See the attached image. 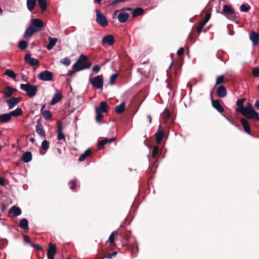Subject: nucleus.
I'll return each mask as SVG.
<instances>
[{
	"mask_svg": "<svg viewBox=\"0 0 259 259\" xmlns=\"http://www.w3.org/2000/svg\"><path fill=\"white\" fill-rule=\"evenodd\" d=\"M158 152V147L157 146H154L152 151V156L155 157Z\"/></svg>",
	"mask_w": 259,
	"mask_h": 259,
	"instance_id": "obj_47",
	"label": "nucleus"
},
{
	"mask_svg": "<svg viewBox=\"0 0 259 259\" xmlns=\"http://www.w3.org/2000/svg\"><path fill=\"white\" fill-rule=\"evenodd\" d=\"M223 12L225 15H232L234 14L233 9L227 5L223 6Z\"/></svg>",
	"mask_w": 259,
	"mask_h": 259,
	"instance_id": "obj_28",
	"label": "nucleus"
},
{
	"mask_svg": "<svg viewBox=\"0 0 259 259\" xmlns=\"http://www.w3.org/2000/svg\"><path fill=\"white\" fill-rule=\"evenodd\" d=\"M116 254V252H113L112 253H110L108 255V258H110V259H111L112 258L113 256H115Z\"/></svg>",
	"mask_w": 259,
	"mask_h": 259,
	"instance_id": "obj_61",
	"label": "nucleus"
},
{
	"mask_svg": "<svg viewBox=\"0 0 259 259\" xmlns=\"http://www.w3.org/2000/svg\"><path fill=\"white\" fill-rule=\"evenodd\" d=\"M95 110L97 113V116L96 118V121L97 122H100L102 118H103V115L102 114L101 112L98 111V109H95Z\"/></svg>",
	"mask_w": 259,
	"mask_h": 259,
	"instance_id": "obj_43",
	"label": "nucleus"
},
{
	"mask_svg": "<svg viewBox=\"0 0 259 259\" xmlns=\"http://www.w3.org/2000/svg\"><path fill=\"white\" fill-rule=\"evenodd\" d=\"M36 132L41 137L45 138L46 136V132L42 128V125L39 120L37 121L36 125Z\"/></svg>",
	"mask_w": 259,
	"mask_h": 259,
	"instance_id": "obj_12",
	"label": "nucleus"
},
{
	"mask_svg": "<svg viewBox=\"0 0 259 259\" xmlns=\"http://www.w3.org/2000/svg\"><path fill=\"white\" fill-rule=\"evenodd\" d=\"M96 21L101 26L105 27L108 25V22L106 17L104 16L99 10H96Z\"/></svg>",
	"mask_w": 259,
	"mask_h": 259,
	"instance_id": "obj_5",
	"label": "nucleus"
},
{
	"mask_svg": "<svg viewBox=\"0 0 259 259\" xmlns=\"http://www.w3.org/2000/svg\"><path fill=\"white\" fill-rule=\"evenodd\" d=\"M109 241L111 243L114 242V233H112L109 238Z\"/></svg>",
	"mask_w": 259,
	"mask_h": 259,
	"instance_id": "obj_55",
	"label": "nucleus"
},
{
	"mask_svg": "<svg viewBox=\"0 0 259 259\" xmlns=\"http://www.w3.org/2000/svg\"><path fill=\"white\" fill-rule=\"evenodd\" d=\"M23 111L20 108H17L15 110L9 112L11 117L12 116L17 117L22 114Z\"/></svg>",
	"mask_w": 259,
	"mask_h": 259,
	"instance_id": "obj_30",
	"label": "nucleus"
},
{
	"mask_svg": "<svg viewBox=\"0 0 259 259\" xmlns=\"http://www.w3.org/2000/svg\"><path fill=\"white\" fill-rule=\"evenodd\" d=\"M250 7L249 5H242L240 6V10L243 12H246L249 10Z\"/></svg>",
	"mask_w": 259,
	"mask_h": 259,
	"instance_id": "obj_44",
	"label": "nucleus"
},
{
	"mask_svg": "<svg viewBox=\"0 0 259 259\" xmlns=\"http://www.w3.org/2000/svg\"><path fill=\"white\" fill-rule=\"evenodd\" d=\"M62 99V95L60 93H58V92L55 93L53 99L51 101L50 104L51 105H54L57 103L59 102Z\"/></svg>",
	"mask_w": 259,
	"mask_h": 259,
	"instance_id": "obj_22",
	"label": "nucleus"
},
{
	"mask_svg": "<svg viewBox=\"0 0 259 259\" xmlns=\"http://www.w3.org/2000/svg\"><path fill=\"white\" fill-rule=\"evenodd\" d=\"M212 105L218 112L222 113L224 111L223 108L221 106L219 101L217 100L211 101Z\"/></svg>",
	"mask_w": 259,
	"mask_h": 259,
	"instance_id": "obj_18",
	"label": "nucleus"
},
{
	"mask_svg": "<svg viewBox=\"0 0 259 259\" xmlns=\"http://www.w3.org/2000/svg\"><path fill=\"white\" fill-rule=\"evenodd\" d=\"M18 46L21 50H24L27 46V43L26 41L22 40L19 42Z\"/></svg>",
	"mask_w": 259,
	"mask_h": 259,
	"instance_id": "obj_40",
	"label": "nucleus"
},
{
	"mask_svg": "<svg viewBox=\"0 0 259 259\" xmlns=\"http://www.w3.org/2000/svg\"><path fill=\"white\" fill-rule=\"evenodd\" d=\"M107 104L106 102H101L100 104L99 107H96V109H98V111L100 112H106L107 111Z\"/></svg>",
	"mask_w": 259,
	"mask_h": 259,
	"instance_id": "obj_27",
	"label": "nucleus"
},
{
	"mask_svg": "<svg viewBox=\"0 0 259 259\" xmlns=\"http://www.w3.org/2000/svg\"><path fill=\"white\" fill-rule=\"evenodd\" d=\"M106 140H107V143H111L115 140L116 138L115 137H113L110 139L105 138Z\"/></svg>",
	"mask_w": 259,
	"mask_h": 259,
	"instance_id": "obj_60",
	"label": "nucleus"
},
{
	"mask_svg": "<svg viewBox=\"0 0 259 259\" xmlns=\"http://www.w3.org/2000/svg\"><path fill=\"white\" fill-rule=\"evenodd\" d=\"M114 36L112 35L108 34L102 39V42L103 44H107L109 46H112L114 42Z\"/></svg>",
	"mask_w": 259,
	"mask_h": 259,
	"instance_id": "obj_14",
	"label": "nucleus"
},
{
	"mask_svg": "<svg viewBox=\"0 0 259 259\" xmlns=\"http://www.w3.org/2000/svg\"><path fill=\"white\" fill-rule=\"evenodd\" d=\"M92 153V151L90 149H88L83 154H82L79 158L78 160L80 162L84 161L87 156L90 155Z\"/></svg>",
	"mask_w": 259,
	"mask_h": 259,
	"instance_id": "obj_31",
	"label": "nucleus"
},
{
	"mask_svg": "<svg viewBox=\"0 0 259 259\" xmlns=\"http://www.w3.org/2000/svg\"><path fill=\"white\" fill-rule=\"evenodd\" d=\"M49 44L47 46V49L48 50H51L56 44L57 42V38H53L50 36L48 37Z\"/></svg>",
	"mask_w": 259,
	"mask_h": 259,
	"instance_id": "obj_19",
	"label": "nucleus"
},
{
	"mask_svg": "<svg viewBox=\"0 0 259 259\" xmlns=\"http://www.w3.org/2000/svg\"><path fill=\"white\" fill-rule=\"evenodd\" d=\"M31 246L33 247V248H35L38 250L39 249H41V247L38 245V244H31Z\"/></svg>",
	"mask_w": 259,
	"mask_h": 259,
	"instance_id": "obj_58",
	"label": "nucleus"
},
{
	"mask_svg": "<svg viewBox=\"0 0 259 259\" xmlns=\"http://www.w3.org/2000/svg\"><path fill=\"white\" fill-rule=\"evenodd\" d=\"M20 89L22 90L25 91L29 97H32L36 95L37 91V86L32 85L30 83L21 84Z\"/></svg>",
	"mask_w": 259,
	"mask_h": 259,
	"instance_id": "obj_3",
	"label": "nucleus"
},
{
	"mask_svg": "<svg viewBox=\"0 0 259 259\" xmlns=\"http://www.w3.org/2000/svg\"><path fill=\"white\" fill-rule=\"evenodd\" d=\"M38 78L44 81H50L53 79V73L48 70H45L37 75Z\"/></svg>",
	"mask_w": 259,
	"mask_h": 259,
	"instance_id": "obj_6",
	"label": "nucleus"
},
{
	"mask_svg": "<svg viewBox=\"0 0 259 259\" xmlns=\"http://www.w3.org/2000/svg\"><path fill=\"white\" fill-rule=\"evenodd\" d=\"M103 75H100L90 78L89 81L94 88L97 89H102L103 87Z\"/></svg>",
	"mask_w": 259,
	"mask_h": 259,
	"instance_id": "obj_4",
	"label": "nucleus"
},
{
	"mask_svg": "<svg viewBox=\"0 0 259 259\" xmlns=\"http://www.w3.org/2000/svg\"><path fill=\"white\" fill-rule=\"evenodd\" d=\"M249 38L254 46L257 45L259 44V33L254 31H251Z\"/></svg>",
	"mask_w": 259,
	"mask_h": 259,
	"instance_id": "obj_13",
	"label": "nucleus"
},
{
	"mask_svg": "<svg viewBox=\"0 0 259 259\" xmlns=\"http://www.w3.org/2000/svg\"><path fill=\"white\" fill-rule=\"evenodd\" d=\"M217 95L221 98L226 97L227 95L226 88L223 85H220L217 89Z\"/></svg>",
	"mask_w": 259,
	"mask_h": 259,
	"instance_id": "obj_16",
	"label": "nucleus"
},
{
	"mask_svg": "<svg viewBox=\"0 0 259 259\" xmlns=\"http://www.w3.org/2000/svg\"><path fill=\"white\" fill-rule=\"evenodd\" d=\"M254 106L256 109H259V100L255 101Z\"/></svg>",
	"mask_w": 259,
	"mask_h": 259,
	"instance_id": "obj_63",
	"label": "nucleus"
},
{
	"mask_svg": "<svg viewBox=\"0 0 259 259\" xmlns=\"http://www.w3.org/2000/svg\"><path fill=\"white\" fill-rule=\"evenodd\" d=\"M16 91V90L14 88L11 87L10 86H7L5 90L2 92L3 94V97L5 98H7L10 97Z\"/></svg>",
	"mask_w": 259,
	"mask_h": 259,
	"instance_id": "obj_11",
	"label": "nucleus"
},
{
	"mask_svg": "<svg viewBox=\"0 0 259 259\" xmlns=\"http://www.w3.org/2000/svg\"><path fill=\"white\" fill-rule=\"evenodd\" d=\"M22 160L25 163H28L30 162L32 159V154L29 151H27L24 153L22 155Z\"/></svg>",
	"mask_w": 259,
	"mask_h": 259,
	"instance_id": "obj_20",
	"label": "nucleus"
},
{
	"mask_svg": "<svg viewBox=\"0 0 259 259\" xmlns=\"http://www.w3.org/2000/svg\"><path fill=\"white\" fill-rule=\"evenodd\" d=\"M245 101L244 99H241L237 100L236 102V105L238 106V107L236 108V111L238 112H241V109L242 108H245V107H243V103Z\"/></svg>",
	"mask_w": 259,
	"mask_h": 259,
	"instance_id": "obj_29",
	"label": "nucleus"
},
{
	"mask_svg": "<svg viewBox=\"0 0 259 259\" xmlns=\"http://www.w3.org/2000/svg\"><path fill=\"white\" fill-rule=\"evenodd\" d=\"M24 240L25 242H28V243L30 242L29 237L27 235L24 236Z\"/></svg>",
	"mask_w": 259,
	"mask_h": 259,
	"instance_id": "obj_59",
	"label": "nucleus"
},
{
	"mask_svg": "<svg viewBox=\"0 0 259 259\" xmlns=\"http://www.w3.org/2000/svg\"><path fill=\"white\" fill-rule=\"evenodd\" d=\"M62 132V124L60 121L58 122V133Z\"/></svg>",
	"mask_w": 259,
	"mask_h": 259,
	"instance_id": "obj_54",
	"label": "nucleus"
},
{
	"mask_svg": "<svg viewBox=\"0 0 259 259\" xmlns=\"http://www.w3.org/2000/svg\"><path fill=\"white\" fill-rule=\"evenodd\" d=\"M100 69V67L99 65H95L93 68V71L95 73H98Z\"/></svg>",
	"mask_w": 259,
	"mask_h": 259,
	"instance_id": "obj_52",
	"label": "nucleus"
},
{
	"mask_svg": "<svg viewBox=\"0 0 259 259\" xmlns=\"http://www.w3.org/2000/svg\"><path fill=\"white\" fill-rule=\"evenodd\" d=\"M118 12H119L117 16L118 21L120 23L125 22L129 18V14L124 12V9H121L120 10H116L114 13V15H116Z\"/></svg>",
	"mask_w": 259,
	"mask_h": 259,
	"instance_id": "obj_7",
	"label": "nucleus"
},
{
	"mask_svg": "<svg viewBox=\"0 0 259 259\" xmlns=\"http://www.w3.org/2000/svg\"><path fill=\"white\" fill-rule=\"evenodd\" d=\"M21 100V98L12 97L7 100L9 109L13 108Z\"/></svg>",
	"mask_w": 259,
	"mask_h": 259,
	"instance_id": "obj_8",
	"label": "nucleus"
},
{
	"mask_svg": "<svg viewBox=\"0 0 259 259\" xmlns=\"http://www.w3.org/2000/svg\"><path fill=\"white\" fill-rule=\"evenodd\" d=\"M21 212L20 208L15 206H13L9 210V213H12L15 217L20 215Z\"/></svg>",
	"mask_w": 259,
	"mask_h": 259,
	"instance_id": "obj_21",
	"label": "nucleus"
},
{
	"mask_svg": "<svg viewBox=\"0 0 259 259\" xmlns=\"http://www.w3.org/2000/svg\"><path fill=\"white\" fill-rule=\"evenodd\" d=\"M164 135V132L161 131L156 134V141L158 143H160L161 142Z\"/></svg>",
	"mask_w": 259,
	"mask_h": 259,
	"instance_id": "obj_38",
	"label": "nucleus"
},
{
	"mask_svg": "<svg viewBox=\"0 0 259 259\" xmlns=\"http://www.w3.org/2000/svg\"><path fill=\"white\" fill-rule=\"evenodd\" d=\"M84 64H82L81 63H79L77 66H75V63L73 65V68L75 70V71H80L83 69Z\"/></svg>",
	"mask_w": 259,
	"mask_h": 259,
	"instance_id": "obj_39",
	"label": "nucleus"
},
{
	"mask_svg": "<svg viewBox=\"0 0 259 259\" xmlns=\"http://www.w3.org/2000/svg\"><path fill=\"white\" fill-rule=\"evenodd\" d=\"M161 116L164 120V121L166 122L170 117L169 111L165 108L163 112L161 113Z\"/></svg>",
	"mask_w": 259,
	"mask_h": 259,
	"instance_id": "obj_33",
	"label": "nucleus"
},
{
	"mask_svg": "<svg viewBox=\"0 0 259 259\" xmlns=\"http://www.w3.org/2000/svg\"><path fill=\"white\" fill-rule=\"evenodd\" d=\"M125 109V103L122 102L115 108V111L117 113L120 114L122 113Z\"/></svg>",
	"mask_w": 259,
	"mask_h": 259,
	"instance_id": "obj_32",
	"label": "nucleus"
},
{
	"mask_svg": "<svg viewBox=\"0 0 259 259\" xmlns=\"http://www.w3.org/2000/svg\"><path fill=\"white\" fill-rule=\"evenodd\" d=\"M41 146L43 149L47 150L49 148V142L45 140L42 142Z\"/></svg>",
	"mask_w": 259,
	"mask_h": 259,
	"instance_id": "obj_41",
	"label": "nucleus"
},
{
	"mask_svg": "<svg viewBox=\"0 0 259 259\" xmlns=\"http://www.w3.org/2000/svg\"><path fill=\"white\" fill-rule=\"evenodd\" d=\"M134 252H135V256H136V253L138 252V247L137 245L133 248V253H134Z\"/></svg>",
	"mask_w": 259,
	"mask_h": 259,
	"instance_id": "obj_62",
	"label": "nucleus"
},
{
	"mask_svg": "<svg viewBox=\"0 0 259 259\" xmlns=\"http://www.w3.org/2000/svg\"><path fill=\"white\" fill-rule=\"evenodd\" d=\"M71 186H70V189L72 190H74L76 187V181L75 180H72L70 181Z\"/></svg>",
	"mask_w": 259,
	"mask_h": 259,
	"instance_id": "obj_51",
	"label": "nucleus"
},
{
	"mask_svg": "<svg viewBox=\"0 0 259 259\" xmlns=\"http://www.w3.org/2000/svg\"><path fill=\"white\" fill-rule=\"evenodd\" d=\"M184 52V49H183V48H180V49L178 50V52H177V55H178V56H181L182 55H183V54Z\"/></svg>",
	"mask_w": 259,
	"mask_h": 259,
	"instance_id": "obj_53",
	"label": "nucleus"
},
{
	"mask_svg": "<svg viewBox=\"0 0 259 259\" xmlns=\"http://www.w3.org/2000/svg\"><path fill=\"white\" fill-rule=\"evenodd\" d=\"M241 122L245 132L248 134H250V127L248 121L245 119L242 118L241 119Z\"/></svg>",
	"mask_w": 259,
	"mask_h": 259,
	"instance_id": "obj_26",
	"label": "nucleus"
},
{
	"mask_svg": "<svg viewBox=\"0 0 259 259\" xmlns=\"http://www.w3.org/2000/svg\"><path fill=\"white\" fill-rule=\"evenodd\" d=\"M25 61L31 66L38 65L39 64V61L36 59L32 58L30 54L25 55Z\"/></svg>",
	"mask_w": 259,
	"mask_h": 259,
	"instance_id": "obj_10",
	"label": "nucleus"
},
{
	"mask_svg": "<svg viewBox=\"0 0 259 259\" xmlns=\"http://www.w3.org/2000/svg\"><path fill=\"white\" fill-rule=\"evenodd\" d=\"M224 75H220L216 79L215 84L218 85L222 83L224 81Z\"/></svg>",
	"mask_w": 259,
	"mask_h": 259,
	"instance_id": "obj_45",
	"label": "nucleus"
},
{
	"mask_svg": "<svg viewBox=\"0 0 259 259\" xmlns=\"http://www.w3.org/2000/svg\"><path fill=\"white\" fill-rule=\"evenodd\" d=\"M45 107V106L44 105L42 106L41 108V113L46 120H50L52 118V114L49 110H44Z\"/></svg>",
	"mask_w": 259,
	"mask_h": 259,
	"instance_id": "obj_17",
	"label": "nucleus"
},
{
	"mask_svg": "<svg viewBox=\"0 0 259 259\" xmlns=\"http://www.w3.org/2000/svg\"><path fill=\"white\" fill-rule=\"evenodd\" d=\"M143 12L144 10L143 9L141 8H137L133 10L132 12V16L133 17H136L138 16L142 15Z\"/></svg>",
	"mask_w": 259,
	"mask_h": 259,
	"instance_id": "obj_34",
	"label": "nucleus"
},
{
	"mask_svg": "<svg viewBox=\"0 0 259 259\" xmlns=\"http://www.w3.org/2000/svg\"><path fill=\"white\" fill-rule=\"evenodd\" d=\"M5 182L3 180V179L1 177H0V185L2 186H5Z\"/></svg>",
	"mask_w": 259,
	"mask_h": 259,
	"instance_id": "obj_64",
	"label": "nucleus"
},
{
	"mask_svg": "<svg viewBox=\"0 0 259 259\" xmlns=\"http://www.w3.org/2000/svg\"><path fill=\"white\" fill-rule=\"evenodd\" d=\"M60 62L66 66H69L70 64L71 61L68 58L66 57L61 60Z\"/></svg>",
	"mask_w": 259,
	"mask_h": 259,
	"instance_id": "obj_42",
	"label": "nucleus"
},
{
	"mask_svg": "<svg viewBox=\"0 0 259 259\" xmlns=\"http://www.w3.org/2000/svg\"><path fill=\"white\" fill-rule=\"evenodd\" d=\"M56 253V249L54 244L50 243L49 244V249L47 251V257L48 259H54V255Z\"/></svg>",
	"mask_w": 259,
	"mask_h": 259,
	"instance_id": "obj_9",
	"label": "nucleus"
},
{
	"mask_svg": "<svg viewBox=\"0 0 259 259\" xmlns=\"http://www.w3.org/2000/svg\"><path fill=\"white\" fill-rule=\"evenodd\" d=\"M210 18V14L208 13L206 15L205 18L203 21L200 22L197 27V31L199 33L201 32L202 29L205 25V24L209 21Z\"/></svg>",
	"mask_w": 259,
	"mask_h": 259,
	"instance_id": "obj_15",
	"label": "nucleus"
},
{
	"mask_svg": "<svg viewBox=\"0 0 259 259\" xmlns=\"http://www.w3.org/2000/svg\"><path fill=\"white\" fill-rule=\"evenodd\" d=\"M78 71H75V69L73 68L72 70H69L67 73L68 76H71L75 72H77Z\"/></svg>",
	"mask_w": 259,
	"mask_h": 259,
	"instance_id": "obj_57",
	"label": "nucleus"
},
{
	"mask_svg": "<svg viewBox=\"0 0 259 259\" xmlns=\"http://www.w3.org/2000/svg\"><path fill=\"white\" fill-rule=\"evenodd\" d=\"M19 226L24 230H28V222L27 219L24 218L21 220L19 222Z\"/></svg>",
	"mask_w": 259,
	"mask_h": 259,
	"instance_id": "obj_25",
	"label": "nucleus"
},
{
	"mask_svg": "<svg viewBox=\"0 0 259 259\" xmlns=\"http://www.w3.org/2000/svg\"><path fill=\"white\" fill-rule=\"evenodd\" d=\"M91 65H92V63L91 62H89L87 63H84V66H83V69H88V68H90Z\"/></svg>",
	"mask_w": 259,
	"mask_h": 259,
	"instance_id": "obj_56",
	"label": "nucleus"
},
{
	"mask_svg": "<svg viewBox=\"0 0 259 259\" xmlns=\"http://www.w3.org/2000/svg\"><path fill=\"white\" fill-rule=\"evenodd\" d=\"M36 4V0H26V5L27 9L29 11H32L35 7Z\"/></svg>",
	"mask_w": 259,
	"mask_h": 259,
	"instance_id": "obj_24",
	"label": "nucleus"
},
{
	"mask_svg": "<svg viewBox=\"0 0 259 259\" xmlns=\"http://www.w3.org/2000/svg\"><path fill=\"white\" fill-rule=\"evenodd\" d=\"M106 143H107V140H106V139H104V140L98 142V146L102 147L104 146Z\"/></svg>",
	"mask_w": 259,
	"mask_h": 259,
	"instance_id": "obj_50",
	"label": "nucleus"
},
{
	"mask_svg": "<svg viewBox=\"0 0 259 259\" xmlns=\"http://www.w3.org/2000/svg\"><path fill=\"white\" fill-rule=\"evenodd\" d=\"M57 138L59 140H62L65 139V136L62 132L58 133Z\"/></svg>",
	"mask_w": 259,
	"mask_h": 259,
	"instance_id": "obj_49",
	"label": "nucleus"
},
{
	"mask_svg": "<svg viewBox=\"0 0 259 259\" xmlns=\"http://www.w3.org/2000/svg\"><path fill=\"white\" fill-rule=\"evenodd\" d=\"M241 110V113L247 118L259 121L258 114L254 110L250 103H248L245 108H242Z\"/></svg>",
	"mask_w": 259,
	"mask_h": 259,
	"instance_id": "obj_2",
	"label": "nucleus"
},
{
	"mask_svg": "<svg viewBox=\"0 0 259 259\" xmlns=\"http://www.w3.org/2000/svg\"><path fill=\"white\" fill-rule=\"evenodd\" d=\"M87 60V57L84 55L81 54L79 58L77 59L76 62H75V66L79 64V63H81L82 64H84L85 62Z\"/></svg>",
	"mask_w": 259,
	"mask_h": 259,
	"instance_id": "obj_37",
	"label": "nucleus"
},
{
	"mask_svg": "<svg viewBox=\"0 0 259 259\" xmlns=\"http://www.w3.org/2000/svg\"><path fill=\"white\" fill-rule=\"evenodd\" d=\"M11 116L9 113L0 115V121L2 123H6L11 120Z\"/></svg>",
	"mask_w": 259,
	"mask_h": 259,
	"instance_id": "obj_23",
	"label": "nucleus"
},
{
	"mask_svg": "<svg viewBox=\"0 0 259 259\" xmlns=\"http://www.w3.org/2000/svg\"><path fill=\"white\" fill-rule=\"evenodd\" d=\"M43 26L42 21L37 18L33 19L29 27L26 29L24 37L27 38L31 36L34 33L39 31Z\"/></svg>",
	"mask_w": 259,
	"mask_h": 259,
	"instance_id": "obj_1",
	"label": "nucleus"
},
{
	"mask_svg": "<svg viewBox=\"0 0 259 259\" xmlns=\"http://www.w3.org/2000/svg\"><path fill=\"white\" fill-rule=\"evenodd\" d=\"M5 75H7L14 79H15L17 77L16 73L11 69H7L5 72Z\"/></svg>",
	"mask_w": 259,
	"mask_h": 259,
	"instance_id": "obj_35",
	"label": "nucleus"
},
{
	"mask_svg": "<svg viewBox=\"0 0 259 259\" xmlns=\"http://www.w3.org/2000/svg\"><path fill=\"white\" fill-rule=\"evenodd\" d=\"M38 3L42 11L47 9V0H38Z\"/></svg>",
	"mask_w": 259,
	"mask_h": 259,
	"instance_id": "obj_36",
	"label": "nucleus"
},
{
	"mask_svg": "<svg viewBox=\"0 0 259 259\" xmlns=\"http://www.w3.org/2000/svg\"><path fill=\"white\" fill-rule=\"evenodd\" d=\"M117 76H118L117 74H113L110 76V81H109V83L110 84H113L114 83Z\"/></svg>",
	"mask_w": 259,
	"mask_h": 259,
	"instance_id": "obj_46",
	"label": "nucleus"
},
{
	"mask_svg": "<svg viewBox=\"0 0 259 259\" xmlns=\"http://www.w3.org/2000/svg\"><path fill=\"white\" fill-rule=\"evenodd\" d=\"M253 75L255 77H259V68H258L256 67L253 69Z\"/></svg>",
	"mask_w": 259,
	"mask_h": 259,
	"instance_id": "obj_48",
	"label": "nucleus"
}]
</instances>
